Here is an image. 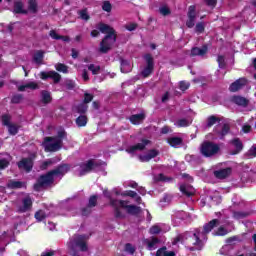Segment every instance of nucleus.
Listing matches in <instances>:
<instances>
[{"label": "nucleus", "mask_w": 256, "mask_h": 256, "mask_svg": "<svg viewBox=\"0 0 256 256\" xmlns=\"http://www.w3.org/2000/svg\"><path fill=\"white\" fill-rule=\"evenodd\" d=\"M35 219L38 220L39 222L44 221V219L47 218V214H45V211L43 210H38L35 215Z\"/></svg>", "instance_id": "nucleus-42"}, {"label": "nucleus", "mask_w": 256, "mask_h": 256, "mask_svg": "<svg viewBox=\"0 0 256 256\" xmlns=\"http://www.w3.org/2000/svg\"><path fill=\"white\" fill-rule=\"evenodd\" d=\"M113 9V5L111 4L110 1H104L102 3V11H105L106 13H111Z\"/></svg>", "instance_id": "nucleus-44"}, {"label": "nucleus", "mask_w": 256, "mask_h": 256, "mask_svg": "<svg viewBox=\"0 0 256 256\" xmlns=\"http://www.w3.org/2000/svg\"><path fill=\"white\" fill-rule=\"evenodd\" d=\"M177 127H189V121L185 118L179 119L176 122Z\"/></svg>", "instance_id": "nucleus-59"}, {"label": "nucleus", "mask_w": 256, "mask_h": 256, "mask_svg": "<svg viewBox=\"0 0 256 256\" xmlns=\"http://www.w3.org/2000/svg\"><path fill=\"white\" fill-rule=\"evenodd\" d=\"M89 121L86 115L82 114L78 118H76L77 127H85Z\"/></svg>", "instance_id": "nucleus-30"}, {"label": "nucleus", "mask_w": 256, "mask_h": 256, "mask_svg": "<svg viewBox=\"0 0 256 256\" xmlns=\"http://www.w3.org/2000/svg\"><path fill=\"white\" fill-rule=\"evenodd\" d=\"M157 155H159V152L155 149H151L148 152V157L151 159H155V157H157Z\"/></svg>", "instance_id": "nucleus-64"}, {"label": "nucleus", "mask_w": 256, "mask_h": 256, "mask_svg": "<svg viewBox=\"0 0 256 256\" xmlns=\"http://www.w3.org/2000/svg\"><path fill=\"white\" fill-rule=\"evenodd\" d=\"M23 101V94H14L11 98L12 105H19Z\"/></svg>", "instance_id": "nucleus-40"}, {"label": "nucleus", "mask_w": 256, "mask_h": 256, "mask_svg": "<svg viewBox=\"0 0 256 256\" xmlns=\"http://www.w3.org/2000/svg\"><path fill=\"white\" fill-rule=\"evenodd\" d=\"M65 137H67V132H65V130H60V131H58L57 137H45L44 143H51V141H55L57 139H60L61 141H63V139H65Z\"/></svg>", "instance_id": "nucleus-25"}, {"label": "nucleus", "mask_w": 256, "mask_h": 256, "mask_svg": "<svg viewBox=\"0 0 256 256\" xmlns=\"http://www.w3.org/2000/svg\"><path fill=\"white\" fill-rule=\"evenodd\" d=\"M166 251H167V246H163L156 251L155 256H165Z\"/></svg>", "instance_id": "nucleus-63"}, {"label": "nucleus", "mask_w": 256, "mask_h": 256, "mask_svg": "<svg viewBox=\"0 0 256 256\" xmlns=\"http://www.w3.org/2000/svg\"><path fill=\"white\" fill-rule=\"evenodd\" d=\"M230 145L234 147V150L230 151V155H239L243 151L244 146L240 138L230 140Z\"/></svg>", "instance_id": "nucleus-15"}, {"label": "nucleus", "mask_w": 256, "mask_h": 256, "mask_svg": "<svg viewBox=\"0 0 256 256\" xmlns=\"http://www.w3.org/2000/svg\"><path fill=\"white\" fill-rule=\"evenodd\" d=\"M219 151H221V146L208 140L204 141L200 146V153L203 157H214Z\"/></svg>", "instance_id": "nucleus-3"}, {"label": "nucleus", "mask_w": 256, "mask_h": 256, "mask_svg": "<svg viewBox=\"0 0 256 256\" xmlns=\"http://www.w3.org/2000/svg\"><path fill=\"white\" fill-rule=\"evenodd\" d=\"M88 71H91L92 75H99V73H101V66L90 64L88 65Z\"/></svg>", "instance_id": "nucleus-37"}, {"label": "nucleus", "mask_w": 256, "mask_h": 256, "mask_svg": "<svg viewBox=\"0 0 256 256\" xmlns=\"http://www.w3.org/2000/svg\"><path fill=\"white\" fill-rule=\"evenodd\" d=\"M54 163L55 161H53V159H48L42 162V164L40 165L41 171H47V169H49V167H51V165H53Z\"/></svg>", "instance_id": "nucleus-39"}, {"label": "nucleus", "mask_w": 256, "mask_h": 256, "mask_svg": "<svg viewBox=\"0 0 256 256\" xmlns=\"http://www.w3.org/2000/svg\"><path fill=\"white\" fill-rule=\"evenodd\" d=\"M125 251L130 255H135V247H133V244L131 243L125 244Z\"/></svg>", "instance_id": "nucleus-57"}, {"label": "nucleus", "mask_w": 256, "mask_h": 256, "mask_svg": "<svg viewBox=\"0 0 256 256\" xmlns=\"http://www.w3.org/2000/svg\"><path fill=\"white\" fill-rule=\"evenodd\" d=\"M78 14L80 15V19H83V21H89V19H91V16L87 13V9L80 10Z\"/></svg>", "instance_id": "nucleus-47"}, {"label": "nucleus", "mask_w": 256, "mask_h": 256, "mask_svg": "<svg viewBox=\"0 0 256 256\" xmlns=\"http://www.w3.org/2000/svg\"><path fill=\"white\" fill-rule=\"evenodd\" d=\"M208 51L209 46H207V44H204L201 48L192 47L189 55L190 57H204V55H207Z\"/></svg>", "instance_id": "nucleus-12"}, {"label": "nucleus", "mask_w": 256, "mask_h": 256, "mask_svg": "<svg viewBox=\"0 0 256 256\" xmlns=\"http://www.w3.org/2000/svg\"><path fill=\"white\" fill-rule=\"evenodd\" d=\"M184 241H185V235L179 234L173 239L172 245H177L178 243H184Z\"/></svg>", "instance_id": "nucleus-52"}, {"label": "nucleus", "mask_w": 256, "mask_h": 256, "mask_svg": "<svg viewBox=\"0 0 256 256\" xmlns=\"http://www.w3.org/2000/svg\"><path fill=\"white\" fill-rule=\"evenodd\" d=\"M93 94L91 93H84V100H83V103L84 105H87L88 103H91V101H93Z\"/></svg>", "instance_id": "nucleus-58"}, {"label": "nucleus", "mask_w": 256, "mask_h": 256, "mask_svg": "<svg viewBox=\"0 0 256 256\" xmlns=\"http://www.w3.org/2000/svg\"><path fill=\"white\" fill-rule=\"evenodd\" d=\"M150 235H159L161 233V227L154 225L149 230Z\"/></svg>", "instance_id": "nucleus-60"}, {"label": "nucleus", "mask_w": 256, "mask_h": 256, "mask_svg": "<svg viewBox=\"0 0 256 256\" xmlns=\"http://www.w3.org/2000/svg\"><path fill=\"white\" fill-rule=\"evenodd\" d=\"M190 241L193 246L189 248V251H202L203 247H205L203 240L199 237V233H193Z\"/></svg>", "instance_id": "nucleus-10"}, {"label": "nucleus", "mask_w": 256, "mask_h": 256, "mask_svg": "<svg viewBox=\"0 0 256 256\" xmlns=\"http://www.w3.org/2000/svg\"><path fill=\"white\" fill-rule=\"evenodd\" d=\"M128 215H133L134 217H137V215H140L141 213V207L137 205H128L126 209Z\"/></svg>", "instance_id": "nucleus-26"}, {"label": "nucleus", "mask_w": 256, "mask_h": 256, "mask_svg": "<svg viewBox=\"0 0 256 256\" xmlns=\"http://www.w3.org/2000/svg\"><path fill=\"white\" fill-rule=\"evenodd\" d=\"M189 87H191V84L189 82H186V81L179 82L180 91H187V89H189Z\"/></svg>", "instance_id": "nucleus-55"}, {"label": "nucleus", "mask_w": 256, "mask_h": 256, "mask_svg": "<svg viewBox=\"0 0 256 256\" xmlns=\"http://www.w3.org/2000/svg\"><path fill=\"white\" fill-rule=\"evenodd\" d=\"M244 157H246V159H253V157H256V146H252L248 152L244 154Z\"/></svg>", "instance_id": "nucleus-41"}, {"label": "nucleus", "mask_w": 256, "mask_h": 256, "mask_svg": "<svg viewBox=\"0 0 256 256\" xmlns=\"http://www.w3.org/2000/svg\"><path fill=\"white\" fill-rule=\"evenodd\" d=\"M114 217L116 219H125V214H123V212H121V209L118 208H114Z\"/></svg>", "instance_id": "nucleus-54"}, {"label": "nucleus", "mask_w": 256, "mask_h": 256, "mask_svg": "<svg viewBox=\"0 0 256 256\" xmlns=\"http://www.w3.org/2000/svg\"><path fill=\"white\" fill-rule=\"evenodd\" d=\"M91 209L92 208L89 206L82 208L81 212H82L83 217H87L88 215H91V212H92Z\"/></svg>", "instance_id": "nucleus-62"}, {"label": "nucleus", "mask_w": 256, "mask_h": 256, "mask_svg": "<svg viewBox=\"0 0 256 256\" xmlns=\"http://www.w3.org/2000/svg\"><path fill=\"white\" fill-rule=\"evenodd\" d=\"M217 63H218V65H219L220 69H224V67L227 65V64L225 63V56H223V55H218Z\"/></svg>", "instance_id": "nucleus-56"}, {"label": "nucleus", "mask_w": 256, "mask_h": 256, "mask_svg": "<svg viewBox=\"0 0 256 256\" xmlns=\"http://www.w3.org/2000/svg\"><path fill=\"white\" fill-rule=\"evenodd\" d=\"M247 85V79L246 78H239L236 81H234L232 84L229 86V91L231 93H237V91H241L243 87Z\"/></svg>", "instance_id": "nucleus-13"}, {"label": "nucleus", "mask_w": 256, "mask_h": 256, "mask_svg": "<svg viewBox=\"0 0 256 256\" xmlns=\"http://www.w3.org/2000/svg\"><path fill=\"white\" fill-rule=\"evenodd\" d=\"M22 187H23V182H21V181L11 180L8 183L9 189H22Z\"/></svg>", "instance_id": "nucleus-35"}, {"label": "nucleus", "mask_w": 256, "mask_h": 256, "mask_svg": "<svg viewBox=\"0 0 256 256\" xmlns=\"http://www.w3.org/2000/svg\"><path fill=\"white\" fill-rule=\"evenodd\" d=\"M10 164L11 163L9 162V160L5 158L0 159V171L7 169V167H9Z\"/></svg>", "instance_id": "nucleus-53"}, {"label": "nucleus", "mask_w": 256, "mask_h": 256, "mask_svg": "<svg viewBox=\"0 0 256 256\" xmlns=\"http://www.w3.org/2000/svg\"><path fill=\"white\" fill-rule=\"evenodd\" d=\"M143 59L146 61V67L141 71V75L144 79H147L155 70V60L153 59V55L149 53L145 54Z\"/></svg>", "instance_id": "nucleus-4"}, {"label": "nucleus", "mask_w": 256, "mask_h": 256, "mask_svg": "<svg viewBox=\"0 0 256 256\" xmlns=\"http://www.w3.org/2000/svg\"><path fill=\"white\" fill-rule=\"evenodd\" d=\"M187 17L186 27H188V29H193V27H195V19H197V8L195 5L189 6Z\"/></svg>", "instance_id": "nucleus-9"}, {"label": "nucleus", "mask_w": 256, "mask_h": 256, "mask_svg": "<svg viewBox=\"0 0 256 256\" xmlns=\"http://www.w3.org/2000/svg\"><path fill=\"white\" fill-rule=\"evenodd\" d=\"M8 132L10 135H17V133H19V127L15 124H11L8 126Z\"/></svg>", "instance_id": "nucleus-49"}, {"label": "nucleus", "mask_w": 256, "mask_h": 256, "mask_svg": "<svg viewBox=\"0 0 256 256\" xmlns=\"http://www.w3.org/2000/svg\"><path fill=\"white\" fill-rule=\"evenodd\" d=\"M28 10H30L31 13H37L38 11L37 0L28 1Z\"/></svg>", "instance_id": "nucleus-38"}, {"label": "nucleus", "mask_w": 256, "mask_h": 256, "mask_svg": "<svg viewBox=\"0 0 256 256\" xmlns=\"http://www.w3.org/2000/svg\"><path fill=\"white\" fill-rule=\"evenodd\" d=\"M79 167L81 169L79 175L80 177H83L84 175H87V173H91L95 167H99V163L95 162L93 159H90L85 163H80Z\"/></svg>", "instance_id": "nucleus-6"}, {"label": "nucleus", "mask_w": 256, "mask_h": 256, "mask_svg": "<svg viewBox=\"0 0 256 256\" xmlns=\"http://www.w3.org/2000/svg\"><path fill=\"white\" fill-rule=\"evenodd\" d=\"M191 189V187H186L185 184L180 185V191L182 192V195H185L186 197H193V195H195V192Z\"/></svg>", "instance_id": "nucleus-31"}, {"label": "nucleus", "mask_w": 256, "mask_h": 256, "mask_svg": "<svg viewBox=\"0 0 256 256\" xmlns=\"http://www.w3.org/2000/svg\"><path fill=\"white\" fill-rule=\"evenodd\" d=\"M97 29L100 33L105 34L104 38L100 42L99 48V52L105 55L111 51L113 44L117 42V32L115 31V28L103 22L97 24Z\"/></svg>", "instance_id": "nucleus-1"}, {"label": "nucleus", "mask_w": 256, "mask_h": 256, "mask_svg": "<svg viewBox=\"0 0 256 256\" xmlns=\"http://www.w3.org/2000/svg\"><path fill=\"white\" fill-rule=\"evenodd\" d=\"M55 183V177L48 171L46 174L40 175L36 183L33 185L34 191H41V189H46V187H51Z\"/></svg>", "instance_id": "nucleus-2"}, {"label": "nucleus", "mask_w": 256, "mask_h": 256, "mask_svg": "<svg viewBox=\"0 0 256 256\" xmlns=\"http://www.w3.org/2000/svg\"><path fill=\"white\" fill-rule=\"evenodd\" d=\"M159 13L160 15H163V17H167L171 14V8H169V6L166 4H163L159 7Z\"/></svg>", "instance_id": "nucleus-36"}, {"label": "nucleus", "mask_w": 256, "mask_h": 256, "mask_svg": "<svg viewBox=\"0 0 256 256\" xmlns=\"http://www.w3.org/2000/svg\"><path fill=\"white\" fill-rule=\"evenodd\" d=\"M167 143L170 145V147H174V149H177L179 145H183V138L181 137H170L167 140Z\"/></svg>", "instance_id": "nucleus-23"}, {"label": "nucleus", "mask_w": 256, "mask_h": 256, "mask_svg": "<svg viewBox=\"0 0 256 256\" xmlns=\"http://www.w3.org/2000/svg\"><path fill=\"white\" fill-rule=\"evenodd\" d=\"M158 243H160L159 238L153 236L150 241H147V247H148V249L151 250V249H153V248L155 247V245H157Z\"/></svg>", "instance_id": "nucleus-43"}, {"label": "nucleus", "mask_w": 256, "mask_h": 256, "mask_svg": "<svg viewBox=\"0 0 256 256\" xmlns=\"http://www.w3.org/2000/svg\"><path fill=\"white\" fill-rule=\"evenodd\" d=\"M2 125L9 127V125H11V116L8 114L2 115Z\"/></svg>", "instance_id": "nucleus-50"}, {"label": "nucleus", "mask_w": 256, "mask_h": 256, "mask_svg": "<svg viewBox=\"0 0 256 256\" xmlns=\"http://www.w3.org/2000/svg\"><path fill=\"white\" fill-rule=\"evenodd\" d=\"M151 144V140L148 139H141L140 143H137L136 145H132L126 149V153L133 154L135 151H144V149L147 147V145Z\"/></svg>", "instance_id": "nucleus-11"}, {"label": "nucleus", "mask_w": 256, "mask_h": 256, "mask_svg": "<svg viewBox=\"0 0 256 256\" xmlns=\"http://www.w3.org/2000/svg\"><path fill=\"white\" fill-rule=\"evenodd\" d=\"M71 170V166L69 164H60L55 169L50 170V173H52V176L55 177V175H63L69 173Z\"/></svg>", "instance_id": "nucleus-16"}, {"label": "nucleus", "mask_w": 256, "mask_h": 256, "mask_svg": "<svg viewBox=\"0 0 256 256\" xmlns=\"http://www.w3.org/2000/svg\"><path fill=\"white\" fill-rule=\"evenodd\" d=\"M41 96H42V103L44 105H49V103H51V101H53V98L51 97V93L47 90H42Z\"/></svg>", "instance_id": "nucleus-29"}, {"label": "nucleus", "mask_w": 256, "mask_h": 256, "mask_svg": "<svg viewBox=\"0 0 256 256\" xmlns=\"http://www.w3.org/2000/svg\"><path fill=\"white\" fill-rule=\"evenodd\" d=\"M33 165H35V162L31 157L22 158L17 162L18 169L20 171H25L26 173H31L33 171Z\"/></svg>", "instance_id": "nucleus-5"}, {"label": "nucleus", "mask_w": 256, "mask_h": 256, "mask_svg": "<svg viewBox=\"0 0 256 256\" xmlns=\"http://www.w3.org/2000/svg\"><path fill=\"white\" fill-rule=\"evenodd\" d=\"M26 89H30L31 91H37V89H39V84L37 82H28L18 87V91L20 92H23Z\"/></svg>", "instance_id": "nucleus-22"}, {"label": "nucleus", "mask_w": 256, "mask_h": 256, "mask_svg": "<svg viewBox=\"0 0 256 256\" xmlns=\"http://www.w3.org/2000/svg\"><path fill=\"white\" fill-rule=\"evenodd\" d=\"M228 233L229 231L223 226H220L216 231V235L218 237H225V235H227Z\"/></svg>", "instance_id": "nucleus-48"}, {"label": "nucleus", "mask_w": 256, "mask_h": 256, "mask_svg": "<svg viewBox=\"0 0 256 256\" xmlns=\"http://www.w3.org/2000/svg\"><path fill=\"white\" fill-rule=\"evenodd\" d=\"M213 173L216 179H227V177H231V173H233V168L226 167L219 170H215Z\"/></svg>", "instance_id": "nucleus-17"}, {"label": "nucleus", "mask_w": 256, "mask_h": 256, "mask_svg": "<svg viewBox=\"0 0 256 256\" xmlns=\"http://www.w3.org/2000/svg\"><path fill=\"white\" fill-rule=\"evenodd\" d=\"M43 59H45V52L43 50H38L33 55V61L37 65H43Z\"/></svg>", "instance_id": "nucleus-24"}, {"label": "nucleus", "mask_w": 256, "mask_h": 256, "mask_svg": "<svg viewBox=\"0 0 256 256\" xmlns=\"http://www.w3.org/2000/svg\"><path fill=\"white\" fill-rule=\"evenodd\" d=\"M205 5H207V7H210L211 9H215V7H217V0H203Z\"/></svg>", "instance_id": "nucleus-61"}, {"label": "nucleus", "mask_w": 256, "mask_h": 256, "mask_svg": "<svg viewBox=\"0 0 256 256\" xmlns=\"http://www.w3.org/2000/svg\"><path fill=\"white\" fill-rule=\"evenodd\" d=\"M86 239L87 237L85 235H76L70 244L79 247L80 251L85 252L89 249L87 242L85 241Z\"/></svg>", "instance_id": "nucleus-8"}, {"label": "nucleus", "mask_w": 256, "mask_h": 256, "mask_svg": "<svg viewBox=\"0 0 256 256\" xmlns=\"http://www.w3.org/2000/svg\"><path fill=\"white\" fill-rule=\"evenodd\" d=\"M144 119L145 115L143 113L134 114L129 117V121L130 123H132V125H139V123H141V121H143Z\"/></svg>", "instance_id": "nucleus-27"}, {"label": "nucleus", "mask_w": 256, "mask_h": 256, "mask_svg": "<svg viewBox=\"0 0 256 256\" xmlns=\"http://www.w3.org/2000/svg\"><path fill=\"white\" fill-rule=\"evenodd\" d=\"M232 103L234 105H237L238 107H249V99L239 96V95H234L231 98Z\"/></svg>", "instance_id": "nucleus-18"}, {"label": "nucleus", "mask_w": 256, "mask_h": 256, "mask_svg": "<svg viewBox=\"0 0 256 256\" xmlns=\"http://www.w3.org/2000/svg\"><path fill=\"white\" fill-rule=\"evenodd\" d=\"M33 207V199L31 196H26L22 199V206L18 208V213H27V211H31Z\"/></svg>", "instance_id": "nucleus-14"}, {"label": "nucleus", "mask_w": 256, "mask_h": 256, "mask_svg": "<svg viewBox=\"0 0 256 256\" xmlns=\"http://www.w3.org/2000/svg\"><path fill=\"white\" fill-rule=\"evenodd\" d=\"M195 32L198 33L199 35L201 33H204L205 32V24H203V22L197 23L195 26Z\"/></svg>", "instance_id": "nucleus-51"}, {"label": "nucleus", "mask_w": 256, "mask_h": 256, "mask_svg": "<svg viewBox=\"0 0 256 256\" xmlns=\"http://www.w3.org/2000/svg\"><path fill=\"white\" fill-rule=\"evenodd\" d=\"M221 119H219V117L215 116V115H211L207 118V124L206 127L211 128L213 127V125H215L216 123H220Z\"/></svg>", "instance_id": "nucleus-32"}, {"label": "nucleus", "mask_w": 256, "mask_h": 256, "mask_svg": "<svg viewBox=\"0 0 256 256\" xmlns=\"http://www.w3.org/2000/svg\"><path fill=\"white\" fill-rule=\"evenodd\" d=\"M61 145H63V140L56 139V140H54V143L46 144L45 149H46V151L55 152V151H59V149H61Z\"/></svg>", "instance_id": "nucleus-21"}, {"label": "nucleus", "mask_w": 256, "mask_h": 256, "mask_svg": "<svg viewBox=\"0 0 256 256\" xmlns=\"http://www.w3.org/2000/svg\"><path fill=\"white\" fill-rule=\"evenodd\" d=\"M219 223V219H212L210 222L204 224L203 234L209 235V233H211L215 227H218Z\"/></svg>", "instance_id": "nucleus-19"}, {"label": "nucleus", "mask_w": 256, "mask_h": 256, "mask_svg": "<svg viewBox=\"0 0 256 256\" xmlns=\"http://www.w3.org/2000/svg\"><path fill=\"white\" fill-rule=\"evenodd\" d=\"M231 131V126L227 123L223 124L221 131L217 132L218 137L220 139H225L226 135H229V132Z\"/></svg>", "instance_id": "nucleus-28"}, {"label": "nucleus", "mask_w": 256, "mask_h": 256, "mask_svg": "<svg viewBox=\"0 0 256 256\" xmlns=\"http://www.w3.org/2000/svg\"><path fill=\"white\" fill-rule=\"evenodd\" d=\"M121 73H129V70L131 69V64L129 63V60L121 59Z\"/></svg>", "instance_id": "nucleus-33"}, {"label": "nucleus", "mask_w": 256, "mask_h": 256, "mask_svg": "<svg viewBox=\"0 0 256 256\" xmlns=\"http://www.w3.org/2000/svg\"><path fill=\"white\" fill-rule=\"evenodd\" d=\"M23 7H24L23 1L21 0L14 1L13 13H15L16 15H27L29 11L23 9Z\"/></svg>", "instance_id": "nucleus-20"}, {"label": "nucleus", "mask_w": 256, "mask_h": 256, "mask_svg": "<svg viewBox=\"0 0 256 256\" xmlns=\"http://www.w3.org/2000/svg\"><path fill=\"white\" fill-rule=\"evenodd\" d=\"M89 109V106L84 103H80L76 106V112L79 113L80 115H85Z\"/></svg>", "instance_id": "nucleus-34"}, {"label": "nucleus", "mask_w": 256, "mask_h": 256, "mask_svg": "<svg viewBox=\"0 0 256 256\" xmlns=\"http://www.w3.org/2000/svg\"><path fill=\"white\" fill-rule=\"evenodd\" d=\"M40 79H42V81H47V79H52L53 82L57 85V83L61 82V74H59L55 70H51L48 72L42 71L40 72Z\"/></svg>", "instance_id": "nucleus-7"}, {"label": "nucleus", "mask_w": 256, "mask_h": 256, "mask_svg": "<svg viewBox=\"0 0 256 256\" xmlns=\"http://www.w3.org/2000/svg\"><path fill=\"white\" fill-rule=\"evenodd\" d=\"M56 71H59V73H69V67L63 63H58L56 65Z\"/></svg>", "instance_id": "nucleus-45"}, {"label": "nucleus", "mask_w": 256, "mask_h": 256, "mask_svg": "<svg viewBox=\"0 0 256 256\" xmlns=\"http://www.w3.org/2000/svg\"><path fill=\"white\" fill-rule=\"evenodd\" d=\"M87 206H89L92 209L93 207H97V195L90 196Z\"/></svg>", "instance_id": "nucleus-46"}]
</instances>
